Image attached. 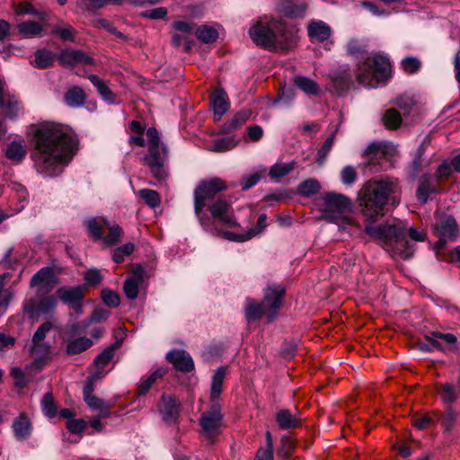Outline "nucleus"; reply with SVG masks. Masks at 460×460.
<instances>
[{"label":"nucleus","instance_id":"f257e3e1","mask_svg":"<svg viewBox=\"0 0 460 460\" xmlns=\"http://www.w3.org/2000/svg\"><path fill=\"white\" fill-rule=\"evenodd\" d=\"M32 142L31 159L37 172L44 177L59 175L75 154V137L68 128L57 123L39 125L32 131Z\"/></svg>","mask_w":460,"mask_h":460},{"label":"nucleus","instance_id":"f03ea898","mask_svg":"<svg viewBox=\"0 0 460 460\" xmlns=\"http://www.w3.org/2000/svg\"><path fill=\"white\" fill-rule=\"evenodd\" d=\"M365 231L371 236L383 241L386 245V250L394 258L402 260L409 259L413 254V246L406 239V231L410 237L417 242H422L426 238L424 232L418 231L413 227H408L403 221H396L394 224H385L375 226L368 223L365 226Z\"/></svg>","mask_w":460,"mask_h":460},{"label":"nucleus","instance_id":"7ed1b4c3","mask_svg":"<svg viewBox=\"0 0 460 460\" xmlns=\"http://www.w3.org/2000/svg\"><path fill=\"white\" fill-rule=\"evenodd\" d=\"M397 191L398 182L392 178L366 182L358 193V207L366 220L382 217L389 199Z\"/></svg>","mask_w":460,"mask_h":460},{"label":"nucleus","instance_id":"20e7f679","mask_svg":"<svg viewBox=\"0 0 460 460\" xmlns=\"http://www.w3.org/2000/svg\"><path fill=\"white\" fill-rule=\"evenodd\" d=\"M249 34L256 45L274 50H287L296 41L292 28L277 19L258 22L250 29Z\"/></svg>","mask_w":460,"mask_h":460},{"label":"nucleus","instance_id":"39448f33","mask_svg":"<svg viewBox=\"0 0 460 460\" xmlns=\"http://www.w3.org/2000/svg\"><path fill=\"white\" fill-rule=\"evenodd\" d=\"M148 151L144 156V164L149 168L152 176L160 183L164 182L168 178L167 147L160 142L159 133L155 128H149L146 130Z\"/></svg>","mask_w":460,"mask_h":460},{"label":"nucleus","instance_id":"423d86ee","mask_svg":"<svg viewBox=\"0 0 460 460\" xmlns=\"http://www.w3.org/2000/svg\"><path fill=\"white\" fill-rule=\"evenodd\" d=\"M390 72L389 59L385 56L376 55L358 64L355 76L361 85L376 88L390 75Z\"/></svg>","mask_w":460,"mask_h":460},{"label":"nucleus","instance_id":"0eeeda50","mask_svg":"<svg viewBox=\"0 0 460 460\" xmlns=\"http://www.w3.org/2000/svg\"><path fill=\"white\" fill-rule=\"evenodd\" d=\"M227 189L225 181L220 178H212L202 181L194 190V208L195 214L199 217L200 223L204 225V221L200 216L202 209L214 202L217 193Z\"/></svg>","mask_w":460,"mask_h":460},{"label":"nucleus","instance_id":"6e6552de","mask_svg":"<svg viewBox=\"0 0 460 460\" xmlns=\"http://www.w3.org/2000/svg\"><path fill=\"white\" fill-rule=\"evenodd\" d=\"M352 202L343 194L329 192L323 196V217L332 223L345 219V215L350 212Z\"/></svg>","mask_w":460,"mask_h":460},{"label":"nucleus","instance_id":"1a4fd4ad","mask_svg":"<svg viewBox=\"0 0 460 460\" xmlns=\"http://www.w3.org/2000/svg\"><path fill=\"white\" fill-rule=\"evenodd\" d=\"M199 425L202 434L208 439L218 436L223 428L221 406L218 403H213L209 410L201 414Z\"/></svg>","mask_w":460,"mask_h":460},{"label":"nucleus","instance_id":"9d476101","mask_svg":"<svg viewBox=\"0 0 460 460\" xmlns=\"http://www.w3.org/2000/svg\"><path fill=\"white\" fill-rule=\"evenodd\" d=\"M435 234L438 241L436 249H442L447 241H455L458 235V227L455 218L449 215H439L433 225Z\"/></svg>","mask_w":460,"mask_h":460},{"label":"nucleus","instance_id":"9b49d317","mask_svg":"<svg viewBox=\"0 0 460 460\" xmlns=\"http://www.w3.org/2000/svg\"><path fill=\"white\" fill-rule=\"evenodd\" d=\"M81 329L84 328L80 323H73L67 328L66 333V352L68 355L73 356L84 352L91 348L93 344V341L91 339L85 336H81Z\"/></svg>","mask_w":460,"mask_h":460},{"label":"nucleus","instance_id":"f8f14e48","mask_svg":"<svg viewBox=\"0 0 460 460\" xmlns=\"http://www.w3.org/2000/svg\"><path fill=\"white\" fill-rule=\"evenodd\" d=\"M211 212L212 217L227 227L239 226L235 217L233 215L231 205L218 199L208 206Z\"/></svg>","mask_w":460,"mask_h":460},{"label":"nucleus","instance_id":"ddd939ff","mask_svg":"<svg viewBox=\"0 0 460 460\" xmlns=\"http://www.w3.org/2000/svg\"><path fill=\"white\" fill-rule=\"evenodd\" d=\"M57 296L64 303L69 305L77 314L82 312L84 287H61L57 290Z\"/></svg>","mask_w":460,"mask_h":460},{"label":"nucleus","instance_id":"4468645a","mask_svg":"<svg viewBox=\"0 0 460 460\" xmlns=\"http://www.w3.org/2000/svg\"><path fill=\"white\" fill-rule=\"evenodd\" d=\"M285 290L281 286H269L264 292V299L262 301L265 314L270 318L276 315L282 305V297Z\"/></svg>","mask_w":460,"mask_h":460},{"label":"nucleus","instance_id":"2eb2a0df","mask_svg":"<svg viewBox=\"0 0 460 460\" xmlns=\"http://www.w3.org/2000/svg\"><path fill=\"white\" fill-rule=\"evenodd\" d=\"M180 402L176 397L164 394L159 405L163 420L169 424L175 423L180 414Z\"/></svg>","mask_w":460,"mask_h":460},{"label":"nucleus","instance_id":"dca6fc26","mask_svg":"<svg viewBox=\"0 0 460 460\" xmlns=\"http://www.w3.org/2000/svg\"><path fill=\"white\" fill-rule=\"evenodd\" d=\"M56 284L57 279L53 270L49 267L40 270L32 276L30 282L31 288H38V293L47 292L52 289Z\"/></svg>","mask_w":460,"mask_h":460},{"label":"nucleus","instance_id":"f3484780","mask_svg":"<svg viewBox=\"0 0 460 460\" xmlns=\"http://www.w3.org/2000/svg\"><path fill=\"white\" fill-rule=\"evenodd\" d=\"M84 400L93 411H98L100 417L109 418L111 416V403L93 395V387L87 385L84 387Z\"/></svg>","mask_w":460,"mask_h":460},{"label":"nucleus","instance_id":"a211bd4d","mask_svg":"<svg viewBox=\"0 0 460 460\" xmlns=\"http://www.w3.org/2000/svg\"><path fill=\"white\" fill-rule=\"evenodd\" d=\"M58 60L61 65L74 66L77 65H92L93 60L91 57L87 56L81 50L67 49L58 56Z\"/></svg>","mask_w":460,"mask_h":460},{"label":"nucleus","instance_id":"6ab92c4d","mask_svg":"<svg viewBox=\"0 0 460 460\" xmlns=\"http://www.w3.org/2000/svg\"><path fill=\"white\" fill-rule=\"evenodd\" d=\"M332 32V28L321 20H312L307 25V34L313 42H323L329 40Z\"/></svg>","mask_w":460,"mask_h":460},{"label":"nucleus","instance_id":"aec40b11","mask_svg":"<svg viewBox=\"0 0 460 460\" xmlns=\"http://www.w3.org/2000/svg\"><path fill=\"white\" fill-rule=\"evenodd\" d=\"M308 7V0H284L279 9V12L289 18L303 17Z\"/></svg>","mask_w":460,"mask_h":460},{"label":"nucleus","instance_id":"412c9836","mask_svg":"<svg viewBox=\"0 0 460 460\" xmlns=\"http://www.w3.org/2000/svg\"><path fill=\"white\" fill-rule=\"evenodd\" d=\"M166 358L180 371L189 372L194 368L192 358L185 350H172Z\"/></svg>","mask_w":460,"mask_h":460},{"label":"nucleus","instance_id":"4be33fe9","mask_svg":"<svg viewBox=\"0 0 460 460\" xmlns=\"http://www.w3.org/2000/svg\"><path fill=\"white\" fill-rule=\"evenodd\" d=\"M211 102L213 105L215 120L217 121L230 107L226 93L222 89H217L211 96Z\"/></svg>","mask_w":460,"mask_h":460},{"label":"nucleus","instance_id":"5701e85b","mask_svg":"<svg viewBox=\"0 0 460 460\" xmlns=\"http://www.w3.org/2000/svg\"><path fill=\"white\" fill-rule=\"evenodd\" d=\"M12 429L15 438L22 441L31 436L32 426L29 418L24 413H21L13 420Z\"/></svg>","mask_w":460,"mask_h":460},{"label":"nucleus","instance_id":"b1692460","mask_svg":"<svg viewBox=\"0 0 460 460\" xmlns=\"http://www.w3.org/2000/svg\"><path fill=\"white\" fill-rule=\"evenodd\" d=\"M334 87L339 92L347 90L352 84V75L346 67H339L330 72Z\"/></svg>","mask_w":460,"mask_h":460},{"label":"nucleus","instance_id":"393cba45","mask_svg":"<svg viewBox=\"0 0 460 460\" xmlns=\"http://www.w3.org/2000/svg\"><path fill=\"white\" fill-rule=\"evenodd\" d=\"M143 282V270L142 269L136 270L132 276L128 278L124 283V292L127 297L134 300L138 296L139 287Z\"/></svg>","mask_w":460,"mask_h":460},{"label":"nucleus","instance_id":"a878e982","mask_svg":"<svg viewBox=\"0 0 460 460\" xmlns=\"http://www.w3.org/2000/svg\"><path fill=\"white\" fill-rule=\"evenodd\" d=\"M438 187L434 184L429 176H423L420 181L416 196L420 204H425L428 201L429 196L431 193L437 192Z\"/></svg>","mask_w":460,"mask_h":460},{"label":"nucleus","instance_id":"bb28decb","mask_svg":"<svg viewBox=\"0 0 460 460\" xmlns=\"http://www.w3.org/2000/svg\"><path fill=\"white\" fill-rule=\"evenodd\" d=\"M294 84L307 95H320L321 89L319 84L309 77L297 75L294 78Z\"/></svg>","mask_w":460,"mask_h":460},{"label":"nucleus","instance_id":"cd10ccee","mask_svg":"<svg viewBox=\"0 0 460 460\" xmlns=\"http://www.w3.org/2000/svg\"><path fill=\"white\" fill-rule=\"evenodd\" d=\"M31 342L32 345L30 349V351L32 355L37 357L31 367H35L38 370H40L44 358L49 353L50 345L45 341Z\"/></svg>","mask_w":460,"mask_h":460},{"label":"nucleus","instance_id":"c85d7f7f","mask_svg":"<svg viewBox=\"0 0 460 460\" xmlns=\"http://www.w3.org/2000/svg\"><path fill=\"white\" fill-rule=\"evenodd\" d=\"M57 56L49 49H42L35 52L32 65L39 69H45L51 66Z\"/></svg>","mask_w":460,"mask_h":460},{"label":"nucleus","instance_id":"c756f323","mask_svg":"<svg viewBox=\"0 0 460 460\" xmlns=\"http://www.w3.org/2000/svg\"><path fill=\"white\" fill-rule=\"evenodd\" d=\"M123 337L117 339L116 342L104 349L94 359V364L98 368L104 367L114 357V350L122 344Z\"/></svg>","mask_w":460,"mask_h":460},{"label":"nucleus","instance_id":"7c9ffc66","mask_svg":"<svg viewBox=\"0 0 460 460\" xmlns=\"http://www.w3.org/2000/svg\"><path fill=\"white\" fill-rule=\"evenodd\" d=\"M26 155V148L22 141H12L6 147L5 155L13 162H21Z\"/></svg>","mask_w":460,"mask_h":460},{"label":"nucleus","instance_id":"2f4dec72","mask_svg":"<svg viewBox=\"0 0 460 460\" xmlns=\"http://www.w3.org/2000/svg\"><path fill=\"white\" fill-rule=\"evenodd\" d=\"M226 368L225 367H218L212 378L211 382V392H210V398L212 401H214L216 398H217L220 394L222 393V387L224 379L226 376Z\"/></svg>","mask_w":460,"mask_h":460},{"label":"nucleus","instance_id":"473e14b6","mask_svg":"<svg viewBox=\"0 0 460 460\" xmlns=\"http://www.w3.org/2000/svg\"><path fill=\"white\" fill-rule=\"evenodd\" d=\"M17 29L19 33L25 38L40 36L43 31L42 26L39 22L33 21L21 22L17 25Z\"/></svg>","mask_w":460,"mask_h":460},{"label":"nucleus","instance_id":"72a5a7b5","mask_svg":"<svg viewBox=\"0 0 460 460\" xmlns=\"http://www.w3.org/2000/svg\"><path fill=\"white\" fill-rule=\"evenodd\" d=\"M276 420L281 429H292L298 424V419L286 409L277 412Z\"/></svg>","mask_w":460,"mask_h":460},{"label":"nucleus","instance_id":"f704fd0d","mask_svg":"<svg viewBox=\"0 0 460 460\" xmlns=\"http://www.w3.org/2000/svg\"><path fill=\"white\" fill-rule=\"evenodd\" d=\"M85 93L82 88L74 86L67 90L65 101L71 107L82 106L85 102Z\"/></svg>","mask_w":460,"mask_h":460},{"label":"nucleus","instance_id":"c9c22d12","mask_svg":"<svg viewBox=\"0 0 460 460\" xmlns=\"http://www.w3.org/2000/svg\"><path fill=\"white\" fill-rule=\"evenodd\" d=\"M166 373V370L163 367H160L151 373L148 376L143 377L137 386V392L140 395L146 394L147 391L150 389L152 385L160 377L164 376Z\"/></svg>","mask_w":460,"mask_h":460},{"label":"nucleus","instance_id":"e433bc0d","mask_svg":"<svg viewBox=\"0 0 460 460\" xmlns=\"http://www.w3.org/2000/svg\"><path fill=\"white\" fill-rule=\"evenodd\" d=\"M108 223L109 222L105 218H91L85 221V225L91 236L96 240L102 238L103 227H106Z\"/></svg>","mask_w":460,"mask_h":460},{"label":"nucleus","instance_id":"4c0bfd02","mask_svg":"<svg viewBox=\"0 0 460 460\" xmlns=\"http://www.w3.org/2000/svg\"><path fill=\"white\" fill-rule=\"evenodd\" d=\"M89 80L93 85L97 89L100 95L104 101L113 102V95L110 88L107 86L104 81L95 75H89Z\"/></svg>","mask_w":460,"mask_h":460},{"label":"nucleus","instance_id":"58836bf2","mask_svg":"<svg viewBox=\"0 0 460 460\" xmlns=\"http://www.w3.org/2000/svg\"><path fill=\"white\" fill-rule=\"evenodd\" d=\"M384 125L389 129H395L402 123L401 114L394 108L385 111L382 117Z\"/></svg>","mask_w":460,"mask_h":460},{"label":"nucleus","instance_id":"ea45409f","mask_svg":"<svg viewBox=\"0 0 460 460\" xmlns=\"http://www.w3.org/2000/svg\"><path fill=\"white\" fill-rule=\"evenodd\" d=\"M296 163H278L271 166L270 175L271 178L284 177L295 169Z\"/></svg>","mask_w":460,"mask_h":460},{"label":"nucleus","instance_id":"a19ab883","mask_svg":"<svg viewBox=\"0 0 460 460\" xmlns=\"http://www.w3.org/2000/svg\"><path fill=\"white\" fill-rule=\"evenodd\" d=\"M251 111L243 109L238 111L234 118L225 126L226 131H231L243 125L251 117Z\"/></svg>","mask_w":460,"mask_h":460},{"label":"nucleus","instance_id":"79ce46f5","mask_svg":"<svg viewBox=\"0 0 460 460\" xmlns=\"http://www.w3.org/2000/svg\"><path fill=\"white\" fill-rule=\"evenodd\" d=\"M43 413L49 419L57 415V406L51 393H47L43 395L40 402Z\"/></svg>","mask_w":460,"mask_h":460},{"label":"nucleus","instance_id":"37998d69","mask_svg":"<svg viewBox=\"0 0 460 460\" xmlns=\"http://www.w3.org/2000/svg\"><path fill=\"white\" fill-rule=\"evenodd\" d=\"M196 36L202 42L210 43L217 39L218 33L213 27L202 25L197 29Z\"/></svg>","mask_w":460,"mask_h":460},{"label":"nucleus","instance_id":"c03bdc74","mask_svg":"<svg viewBox=\"0 0 460 460\" xmlns=\"http://www.w3.org/2000/svg\"><path fill=\"white\" fill-rule=\"evenodd\" d=\"M245 314L248 320H256L265 314V310L262 302L258 304L253 300L248 299L245 308Z\"/></svg>","mask_w":460,"mask_h":460},{"label":"nucleus","instance_id":"a18cd8bd","mask_svg":"<svg viewBox=\"0 0 460 460\" xmlns=\"http://www.w3.org/2000/svg\"><path fill=\"white\" fill-rule=\"evenodd\" d=\"M9 277V272L0 274V309H5L13 296V293L10 289L3 290L4 281Z\"/></svg>","mask_w":460,"mask_h":460},{"label":"nucleus","instance_id":"49530a36","mask_svg":"<svg viewBox=\"0 0 460 460\" xmlns=\"http://www.w3.org/2000/svg\"><path fill=\"white\" fill-rule=\"evenodd\" d=\"M106 227L109 229L110 233L108 235L102 237L103 242L108 245L117 243L122 236V228L119 225H111L110 223H108V226Z\"/></svg>","mask_w":460,"mask_h":460},{"label":"nucleus","instance_id":"de8ad7c7","mask_svg":"<svg viewBox=\"0 0 460 460\" xmlns=\"http://www.w3.org/2000/svg\"><path fill=\"white\" fill-rule=\"evenodd\" d=\"M320 190V184L318 181L314 179H309L303 181L299 187L298 191L301 195L309 197L317 193Z\"/></svg>","mask_w":460,"mask_h":460},{"label":"nucleus","instance_id":"09e8293b","mask_svg":"<svg viewBox=\"0 0 460 460\" xmlns=\"http://www.w3.org/2000/svg\"><path fill=\"white\" fill-rule=\"evenodd\" d=\"M415 100L406 94L401 95L394 100V104L402 111L403 115L410 114L411 109L415 106Z\"/></svg>","mask_w":460,"mask_h":460},{"label":"nucleus","instance_id":"8fccbe9b","mask_svg":"<svg viewBox=\"0 0 460 460\" xmlns=\"http://www.w3.org/2000/svg\"><path fill=\"white\" fill-rule=\"evenodd\" d=\"M138 194L153 208H157L161 203L159 194L155 190L143 189L139 190Z\"/></svg>","mask_w":460,"mask_h":460},{"label":"nucleus","instance_id":"3c124183","mask_svg":"<svg viewBox=\"0 0 460 460\" xmlns=\"http://www.w3.org/2000/svg\"><path fill=\"white\" fill-rule=\"evenodd\" d=\"M266 172V168H261L259 172L245 175L241 180L240 185L243 190H247L253 187L261 179V175Z\"/></svg>","mask_w":460,"mask_h":460},{"label":"nucleus","instance_id":"603ef678","mask_svg":"<svg viewBox=\"0 0 460 460\" xmlns=\"http://www.w3.org/2000/svg\"><path fill=\"white\" fill-rule=\"evenodd\" d=\"M256 230H248L244 234H235L233 232L226 231L222 232L221 234L225 239L234 242H246L252 237L256 236Z\"/></svg>","mask_w":460,"mask_h":460},{"label":"nucleus","instance_id":"864d4df0","mask_svg":"<svg viewBox=\"0 0 460 460\" xmlns=\"http://www.w3.org/2000/svg\"><path fill=\"white\" fill-rule=\"evenodd\" d=\"M256 460H272V437L270 431L266 432V447L258 450Z\"/></svg>","mask_w":460,"mask_h":460},{"label":"nucleus","instance_id":"5fc2aeb1","mask_svg":"<svg viewBox=\"0 0 460 460\" xmlns=\"http://www.w3.org/2000/svg\"><path fill=\"white\" fill-rule=\"evenodd\" d=\"M135 249V245L132 243H125L124 245L117 248L113 252V261L116 263H121L126 256L130 255Z\"/></svg>","mask_w":460,"mask_h":460},{"label":"nucleus","instance_id":"6e6d98bb","mask_svg":"<svg viewBox=\"0 0 460 460\" xmlns=\"http://www.w3.org/2000/svg\"><path fill=\"white\" fill-rule=\"evenodd\" d=\"M401 65L404 72L414 74L420 70L421 62L417 58L407 57L402 60Z\"/></svg>","mask_w":460,"mask_h":460},{"label":"nucleus","instance_id":"4d7b16f0","mask_svg":"<svg viewBox=\"0 0 460 460\" xmlns=\"http://www.w3.org/2000/svg\"><path fill=\"white\" fill-rule=\"evenodd\" d=\"M58 305V299L54 296H49L40 299L39 303V311L40 314L52 312Z\"/></svg>","mask_w":460,"mask_h":460},{"label":"nucleus","instance_id":"13d9d810","mask_svg":"<svg viewBox=\"0 0 460 460\" xmlns=\"http://www.w3.org/2000/svg\"><path fill=\"white\" fill-rule=\"evenodd\" d=\"M76 5L83 11H93L106 5L105 0H77Z\"/></svg>","mask_w":460,"mask_h":460},{"label":"nucleus","instance_id":"bf43d9fd","mask_svg":"<svg viewBox=\"0 0 460 460\" xmlns=\"http://www.w3.org/2000/svg\"><path fill=\"white\" fill-rule=\"evenodd\" d=\"M109 312L102 308H96L88 321L82 322L80 324L84 329H86L93 322H102L107 319Z\"/></svg>","mask_w":460,"mask_h":460},{"label":"nucleus","instance_id":"052dcab7","mask_svg":"<svg viewBox=\"0 0 460 460\" xmlns=\"http://www.w3.org/2000/svg\"><path fill=\"white\" fill-rule=\"evenodd\" d=\"M438 393L446 403H452L456 400V391L449 384L441 385Z\"/></svg>","mask_w":460,"mask_h":460},{"label":"nucleus","instance_id":"680f3d73","mask_svg":"<svg viewBox=\"0 0 460 460\" xmlns=\"http://www.w3.org/2000/svg\"><path fill=\"white\" fill-rule=\"evenodd\" d=\"M102 298L104 304L110 307H117L119 305L120 299L119 295L110 289H103L102 291Z\"/></svg>","mask_w":460,"mask_h":460},{"label":"nucleus","instance_id":"e2e57ef3","mask_svg":"<svg viewBox=\"0 0 460 460\" xmlns=\"http://www.w3.org/2000/svg\"><path fill=\"white\" fill-rule=\"evenodd\" d=\"M341 179L343 184L351 185L357 179V172L355 169L350 166H345L341 172Z\"/></svg>","mask_w":460,"mask_h":460},{"label":"nucleus","instance_id":"0e129e2a","mask_svg":"<svg viewBox=\"0 0 460 460\" xmlns=\"http://www.w3.org/2000/svg\"><path fill=\"white\" fill-rule=\"evenodd\" d=\"M84 281L88 286H97L102 280V276L99 270L91 269L84 273Z\"/></svg>","mask_w":460,"mask_h":460},{"label":"nucleus","instance_id":"69168bd1","mask_svg":"<svg viewBox=\"0 0 460 460\" xmlns=\"http://www.w3.org/2000/svg\"><path fill=\"white\" fill-rule=\"evenodd\" d=\"M87 422L83 419H72L66 422L67 429L74 434H80L84 431Z\"/></svg>","mask_w":460,"mask_h":460},{"label":"nucleus","instance_id":"338daca9","mask_svg":"<svg viewBox=\"0 0 460 460\" xmlns=\"http://www.w3.org/2000/svg\"><path fill=\"white\" fill-rule=\"evenodd\" d=\"M53 328V324L51 322L47 321L42 323L35 332L32 336L31 341H42L45 340L47 333Z\"/></svg>","mask_w":460,"mask_h":460},{"label":"nucleus","instance_id":"774afa93","mask_svg":"<svg viewBox=\"0 0 460 460\" xmlns=\"http://www.w3.org/2000/svg\"><path fill=\"white\" fill-rule=\"evenodd\" d=\"M334 133L332 134L323 143L322 147L318 151V158L317 161L322 164L326 158L327 155L331 151L333 142H334Z\"/></svg>","mask_w":460,"mask_h":460}]
</instances>
